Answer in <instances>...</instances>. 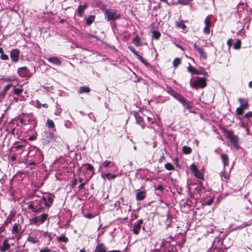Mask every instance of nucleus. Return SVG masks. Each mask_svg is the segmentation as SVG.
<instances>
[{
	"label": "nucleus",
	"mask_w": 252,
	"mask_h": 252,
	"mask_svg": "<svg viewBox=\"0 0 252 252\" xmlns=\"http://www.w3.org/2000/svg\"><path fill=\"white\" fill-rule=\"evenodd\" d=\"M41 106H42L43 107L46 108L48 107V105L46 103H44V104H41Z\"/></svg>",
	"instance_id": "nucleus-61"
},
{
	"label": "nucleus",
	"mask_w": 252,
	"mask_h": 252,
	"mask_svg": "<svg viewBox=\"0 0 252 252\" xmlns=\"http://www.w3.org/2000/svg\"><path fill=\"white\" fill-rule=\"evenodd\" d=\"M240 107L241 108V109H242L243 110H244L245 109H247L248 108V104L246 102L245 103L241 104L240 105Z\"/></svg>",
	"instance_id": "nucleus-44"
},
{
	"label": "nucleus",
	"mask_w": 252,
	"mask_h": 252,
	"mask_svg": "<svg viewBox=\"0 0 252 252\" xmlns=\"http://www.w3.org/2000/svg\"><path fill=\"white\" fill-rule=\"evenodd\" d=\"M95 16L94 15L90 16L86 20V24L88 25H91L94 20Z\"/></svg>",
	"instance_id": "nucleus-30"
},
{
	"label": "nucleus",
	"mask_w": 252,
	"mask_h": 252,
	"mask_svg": "<svg viewBox=\"0 0 252 252\" xmlns=\"http://www.w3.org/2000/svg\"><path fill=\"white\" fill-rule=\"evenodd\" d=\"M190 168L193 173H194L195 172L198 170L196 166L193 164L190 165Z\"/></svg>",
	"instance_id": "nucleus-45"
},
{
	"label": "nucleus",
	"mask_w": 252,
	"mask_h": 252,
	"mask_svg": "<svg viewBox=\"0 0 252 252\" xmlns=\"http://www.w3.org/2000/svg\"><path fill=\"white\" fill-rule=\"evenodd\" d=\"M27 241L32 244H36L39 242L38 238L32 236H29L28 238Z\"/></svg>",
	"instance_id": "nucleus-23"
},
{
	"label": "nucleus",
	"mask_w": 252,
	"mask_h": 252,
	"mask_svg": "<svg viewBox=\"0 0 252 252\" xmlns=\"http://www.w3.org/2000/svg\"><path fill=\"white\" fill-rule=\"evenodd\" d=\"M146 196L145 191H137L136 194V198L137 200H143Z\"/></svg>",
	"instance_id": "nucleus-16"
},
{
	"label": "nucleus",
	"mask_w": 252,
	"mask_h": 252,
	"mask_svg": "<svg viewBox=\"0 0 252 252\" xmlns=\"http://www.w3.org/2000/svg\"><path fill=\"white\" fill-rule=\"evenodd\" d=\"M236 112L237 115H241L243 113L244 110L241 109V108L239 107V108H237Z\"/></svg>",
	"instance_id": "nucleus-46"
},
{
	"label": "nucleus",
	"mask_w": 252,
	"mask_h": 252,
	"mask_svg": "<svg viewBox=\"0 0 252 252\" xmlns=\"http://www.w3.org/2000/svg\"><path fill=\"white\" fill-rule=\"evenodd\" d=\"M42 135V139L46 144H48L52 141H57L59 138V136L57 135H55L49 130H45Z\"/></svg>",
	"instance_id": "nucleus-2"
},
{
	"label": "nucleus",
	"mask_w": 252,
	"mask_h": 252,
	"mask_svg": "<svg viewBox=\"0 0 252 252\" xmlns=\"http://www.w3.org/2000/svg\"><path fill=\"white\" fill-rule=\"evenodd\" d=\"M1 79L3 80L4 82L12 81L13 80V79L10 77L2 78Z\"/></svg>",
	"instance_id": "nucleus-50"
},
{
	"label": "nucleus",
	"mask_w": 252,
	"mask_h": 252,
	"mask_svg": "<svg viewBox=\"0 0 252 252\" xmlns=\"http://www.w3.org/2000/svg\"><path fill=\"white\" fill-rule=\"evenodd\" d=\"M40 252H51V251L50 249L46 248L41 250Z\"/></svg>",
	"instance_id": "nucleus-59"
},
{
	"label": "nucleus",
	"mask_w": 252,
	"mask_h": 252,
	"mask_svg": "<svg viewBox=\"0 0 252 252\" xmlns=\"http://www.w3.org/2000/svg\"><path fill=\"white\" fill-rule=\"evenodd\" d=\"M142 223L143 220L142 219L138 220L134 223L132 229L134 234L137 235L139 233V232L141 229V225Z\"/></svg>",
	"instance_id": "nucleus-9"
},
{
	"label": "nucleus",
	"mask_w": 252,
	"mask_h": 252,
	"mask_svg": "<svg viewBox=\"0 0 252 252\" xmlns=\"http://www.w3.org/2000/svg\"><path fill=\"white\" fill-rule=\"evenodd\" d=\"M176 25L177 27L182 29L183 30H185L186 28V26L183 23V21H177Z\"/></svg>",
	"instance_id": "nucleus-28"
},
{
	"label": "nucleus",
	"mask_w": 252,
	"mask_h": 252,
	"mask_svg": "<svg viewBox=\"0 0 252 252\" xmlns=\"http://www.w3.org/2000/svg\"><path fill=\"white\" fill-rule=\"evenodd\" d=\"M221 159L222 162L223 164V166L225 167L228 165L229 158L227 155L225 154H222L221 155Z\"/></svg>",
	"instance_id": "nucleus-15"
},
{
	"label": "nucleus",
	"mask_w": 252,
	"mask_h": 252,
	"mask_svg": "<svg viewBox=\"0 0 252 252\" xmlns=\"http://www.w3.org/2000/svg\"><path fill=\"white\" fill-rule=\"evenodd\" d=\"M84 185H85V184H84V183H81V185H80V186H79V188H80V189H82V188H84Z\"/></svg>",
	"instance_id": "nucleus-62"
},
{
	"label": "nucleus",
	"mask_w": 252,
	"mask_h": 252,
	"mask_svg": "<svg viewBox=\"0 0 252 252\" xmlns=\"http://www.w3.org/2000/svg\"><path fill=\"white\" fill-rule=\"evenodd\" d=\"M0 58L3 60H7L8 59V56L4 54H2L0 55Z\"/></svg>",
	"instance_id": "nucleus-49"
},
{
	"label": "nucleus",
	"mask_w": 252,
	"mask_h": 252,
	"mask_svg": "<svg viewBox=\"0 0 252 252\" xmlns=\"http://www.w3.org/2000/svg\"><path fill=\"white\" fill-rule=\"evenodd\" d=\"M110 164H113L111 161L106 160L103 163L102 165L104 167H107L110 165Z\"/></svg>",
	"instance_id": "nucleus-43"
},
{
	"label": "nucleus",
	"mask_w": 252,
	"mask_h": 252,
	"mask_svg": "<svg viewBox=\"0 0 252 252\" xmlns=\"http://www.w3.org/2000/svg\"><path fill=\"white\" fill-rule=\"evenodd\" d=\"M23 92V90L19 88H15L14 89V94L19 95L20 94Z\"/></svg>",
	"instance_id": "nucleus-42"
},
{
	"label": "nucleus",
	"mask_w": 252,
	"mask_h": 252,
	"mask_svg": "<svg viewBox=\"0 0 252 252\" xmlns=\"http://www.w3.org/2000/svg\"><path fill=\"white\" fill-rule=\"evenodd\" d=\"M87 4L79 5L77 8V13L79 17H82L84 10L87 8Z\"/></svg>",
	"instance_id": "nucleus-17"
},
{
	"label": "nucleus",
	"mask_w": 252,
	"mask_h": 252,
	"mask_svg": "<svg viewBox=\"0 0 252 252\" xmlns=\"http://www.w3.org/2000/svg\"><path fill=\"white\" fill-rule=\"evenodd\" d=\"M111 175V174L110 173H105V174H102L101 175L102 178H103L104 179L105 178H107L108 179H110V176Z\"/></svg>",
	"instance_id": "nucleus-47"
},
{
	"label": "nucleus",
	"mask_w": 252,
	"mask_h": 252,
	"mask_svg": "<svg viewBox=\"0 0 252 252\" xmlns=\"http://www.w3.org/2000/svg\"><path fill=\"white\" fill-rule=\"evenodd\" d=\"M165 168L168 170H173L174 169V166L170 162L166 163L164 165Z\"/></svg>",
	"instance_id": "nucleus-31"
},
{
	"label": "nucleus",
	"mask_w": 252,
	"mask_h": 252,
	"mask_svg": "<svg viewBox=\"0 0 252 252\" xmlns=\"http://www.w3.org/2000/svg\"><path fill=\"white\" fill-rule=\"evenodd\" d=\"M252 117V112H251V111L247 113L244 115V117L246 118H251Z\"/></svg>",
	"instance_id": "nucleus-51"
},
{
	"label": "nucleus",
	"mask_w": 252,
	"mask_h": 252,
	"mask_svg": "<svg viewBox=\"0 0 252 252\" xmlns=\"http://www.w3.org/2000/svg\"><path fill=\"white\" fill-rule=\"evenodd\" d=\"M194 175L196 178L198 179H203V175L199 170L195 172Z\"/></svg>",
	"instance_id": "nucleus-39"
},
{
	"label": "nucleus",
	"mask_w": 252,
	"mask_h": 252,
	"mask_svg": "<svg viewBox=\"0 0 252 252\" xmlns=\"http://www.w3.org/2000/svg\"><path fill=\"white\" fill-rule=\"evenodd\" d=\"M19 122L22 125H27L26 122V121H25V120L24 119L21 118L20 119Z\"/></svg>",
	"instance_id": "nucleus-57"
},
{
	"label": "nucleus",
	"mask_w": 252,
	"mask_h": 252,
	"mask_svg": "<svg viewBox=\"0 0 252 252\" xmlns=\"http://www.w3.org/2000/svg\"><path fill=\"white\" fill-rule=\"evenodd\" d=\"M46 126L49 128H54L55 124L54 122L50 119H48L46 123Z\"/></svg>",
	"instance_id": "nucleus-26"
},
{
	"label": "nucleus",
	"mask_w": 252,
	"mask_h": 252,
	"mask_svg": "<svg viewBox=\"0 0 252 252\" xmlns=\"http://www.w3.org/2000/svg\"><path fill=\"white\" fill-rule=\"evenodd\" d=\"M226 136L230 140V142L234 145H236L238 142V138L236 136L233 135V132L231 131H227L226 132Z\"/></svg>",
	"instance_id": "nucleus-8"
},
{
	"label": "nucleus",
	"mask_w": 252,
	"mask_h": 252,
	"mask_svg": "<svg viewBox=\"0 0 252 252\" xmlns=\"http://www.w3.org/2000/svg\"><path fill=\"white\" fill-rule=\"evenodd\" d=\"M12 86L11 84H9L5 86L3 91L0 93V96L1 97L4 96L7 92L9 90L10 87Z\"/></svg>",
	"instance_id": "nucleus-24"
},
{
	"label": "nucleus",
	"mask_w": 252,
	"mask_h": 252,
	"mask_svg": "<svg viewBox=\"0 0 252 252\" xmlns=\"http://www.w3.org/2000/svg\"><path fill=\"white\" fill-rule=\"evenodd\" d=\"M58 240L59 242H63L66 243L68 241V238L64 235H62L58 237Z\"/></svg>",
	"instance_id": "nucleus-33"
},
{
	"label": "nucleus",
	"mask_w": 252,
	"mask_h": 252,
	"mask_svg": "<svg viewBox=\"0 0 252 252\" xmlns=\"http://www.w3.org/2000/svg\"><path fill=\"white\" fill-rule=\"evenodd\" d=\"M160 35V33L158 32L154 31L153 32V37L155 39H158L159 38Z\"/></svg>",
	"instance_id": "nucleus-40"
},
{
	"label": "nucleus",
	"mask_w": 252,
	"mask_h": 252,
	"mask_svg": "<svg viewBox=\"0 0 252 252\" xmlns=\"http://www.w3.org/2000/svg\"><path fill=\"white\" fill-rule=\"evenodd\" d=\"M85 217L88 219H92L94 217V215L91 213H88L85 215Z\"/></svg>",
	"instance_id": "nucleus-55"
},
{
	"label": "nucleus",
	"mask_w": 252,
	"mask_h": 252,
	"mask_svg": "<svg viewBox=\"0 0 252 252\" xmlns=\"http://www.w3.org/2000/svg\"><path fill=\"white\" fill-rule=\"evenodd\" d=\"M172 96H173L175 99L178 100L181 103L185 102V100H186L185 98L183 97L180 94L177 92H176Z\"/></svg>",
	"instance_id": "nucleus-18"
},
{
	"label": "nucleus",
	"mask_w": 252,
	"mask_h": 252,
	"mask_svg": "<svg viewBox=\"0 0 252 252\" xmlns=\"http://www.w3.org/2000/svg\"><path fill=\"white\" fill-rule=\"evenodd\" d=\"M43 199H44V198L39 197L38 199L29 204V208L31 209L33 213L41 212L44 209V207L42 206V204H44Z\"/></svg>",
	"instance_id": "nucleus-1"
},
{
	"label": "nucleus",
	"mask_w": 252,
	"mask_h": 252,
	"mask_svg": "<svg viewBox=\"0 0 252 252\" xmlns=\"http://www.w3.org/2000/svg\"><path fill=\"white\" fill-rule=\"evenodd\" d=\"M241 42L240 40L238 39L233 45V48L235 49H239L241 47Z\"/></svg>",
	"instance_id": "nucleus-32"
},
{
	"label": "nucleus",
	"mask_w": 252,
	"mask_h": 252,
	"mask_svg": "<svg viewBox=\"0 0 252 252\" xmlns=\"http://www.w3.org/2000/svg\"><path fill=\"white\" fill-rule=\"evenodd\" d=\"M181 63V60L179 58H175L173 62V65L175 67H177Z\"/></svg>",
	"instance_id": "nucleus-35"
},
{
	"label": "nucleus",
	"mask_w": 252,
	"mask_h": 252,
	"mask_svg": "<svg viewBox=\"0 0 252 252\" xmlns=\"http://www.w3.org/2000/svg\"><path fill=\"white\" fill-rule=\"evenodd\" d=\"M90 92V89L88 87L83 86L80 87L79 88L78 93L83 94V93H88Z\"/></svg>",
	"instance_id": "nucleus-19"
},
{
	"label": "nucleus",
	"mask_w": 252,
	"mask_h": 252,
	"mask_svg": "<svg viewBox=\"0 0 252 252\" xmlns=\"http://www.w3.org/2000/svg\"><path fill=\"white\" fill-rule=\"evenodd\" d=\"M182 104L186 109L191 112V110L192 109V107L191 105L187 102L186 99L185 100V102H183Z\"/></svg>",
	"instance_id": "nucleus-37"
},
{
	"label": "nucleus",
	"mask_w": 252,
	"mask_h": 252,
	"mask_svg": "<svg viewBox=\"0 0 252 252\" xmlns=\"http://www.w3.org/2000/svg\"><path fill=\"white\" fill-rule=\"evenodd\" d=\"M188 70L192 74H197L198 72L197 71V70L194 68V67H193L192 66H191V65H189L188 67Z\"/></svg>",
	"instance_id": "nucleus-34"
},
{
	"label": "nucleus",
	"mask_w": 252,
	"mask_h": 252,
	"mask_svg": "<svg viewBox=\"0 0 252 252\" xmlns=\"http://www.w3.org/2000/svg\"><path fill=\"white\" fill-rule=\"evenodd\" d=\"M48 217V215L46 213H43L40 216H36L32 218L30 222L32 224H35L37 226L43 223Z\"/></svg>",
	"instance_id": "nucleus-3"
},
{
	"label": "nucleus",
	"mask_w": 252,
	"mask_h": 252,
	"mask_svg": "<svg viewBox=\"0 0 252 252\" xmlns=\"http://www.w3.org/2000/svg\"><path fill=\"white\" fill-rule=\"evenodd\" d=\"M183 152L185 154H189L191 152V149L189 147L184 146L183 147Z\"/></svg>",
	"instance_id": "nucleus-27"
},
{
	"label": "nucleus",
	"mask_w": 252,
	"mask_h": 252,
	"mask_svg": "<svg viewBox=\"0 0 252 252\" xmlns=\"http://www.w3.org/2000/svg\"><path fill=\"white\" fill-rule=\"evenodd\" d=\"M163 189V187L161 185H158L157 187V190H162Z\"/></svg>",
	"instance_id": "nucleus-60"
},
{
	"label": "nucleus",
	"mask_w": 252,
	"mask_h": 252,
	"mask_svg": "<svg viewBox=\"0 0 252 252\" xmlns=\"http://www.w3.org/2000/svg\"><path fill=\"white\" fill-rule=\"evenodd\" d=\"M232 40L231 39H229L227 41V44L229 47V48H230V47L231 46V45H232Z\"/></svg>",
	"instance_id": "nucleus-56"
},
{
	"label": "nucleus",
	"mask_w": 252,
	"mask_h": 252,
	"mask_svg": "<svg viewBox=\"0 0 252 252\" xmlns=\"http://www.w3.org/2000/svg\"><path fill=\"white\" fill-rule=\"evenodd\" d=\"M139 61H140L146 66H148L149 65V63L143 58V57H141Z\"/></svg>",
	"instance_id": "nucleus-54"
},
{
	"label": "nucleus",
	"mask_w": 252,
	"mask_h": 252,
	"mask_svg": "<svg viewBox=\"0 0 252 252\" xmlns=\"http://www.w3.org/2000/svg\"><path fill=\"white\" fill-rule=\"evenodd\" d=\"M192 0H178L177 2L183 5H188Z\"/></svg>",
	"instance_id": "nucleus-38"
},
{
	"label": "nucleus",
	"mask_w": 252,
	"mask_h": 252,
	"mask_svg": "<svg viewBox=\"0 0 252 252\" xmlns=\"http://www.w3.org/2000/svg\"><path fill=\"white\" fill-rule=\"evenodd\" d=\"M221 178H224L225 179L227 180L229 178V174L227 173L222 172L220 174Z\"/></svg>",
	"instance_id": "nucleus-41"
},
{
	"label": "nucleus",
	"mask_w": 252,
	"mask_h": 252,
	"mask_svg": "<svg viewBox=\"0 0 252 252\" xmlns=\"http://www.w3.org/2000/svg\"><path fill=\"white\" fill-rule=\"evenodd\" d=\"M128 49L130 50V51L133 53L135 56H136L138 53L136 52L133 48H132L130 46H128Z\"/></svg>",
	"instance_id": "nucleus-52"
},
{
	"label": "nucleus",
	"mask_w": 252,
	"mask_h": 252,
	"mask_svg": "<svg viewBox=\"0 0 252 252\" xmlns=\"http://www.w3.org/2000/svg\"><path fill=\"white\" fill-rule=\"evenodd\" d=\"M110 178L112 179H114L116 178V176L115 175H111L110 176Z\"/></svg>",
	"instance_id": "nucleus-63"
},
{
	"label": "nucleus",
	"mask_w": 252,
	"mask_h": 252,
	"mask_svg": "<svg viewBox=\"0 0 252 252\" xmlns=\"http://www.w3.org/2000/svg\"><path fill=\"white\" fill-rule=\"evenodd\" d=\"M133 42H134L136 46H140L142 45L141 43L140 38L138 35H136L134 37V38L133 39Z\"/></svg>",
	"instance_id": "nucleus-25"
},
{
	"label": "nucleus",
	"mask_w": 252,
	"mask_h": 252,
	"mask_svg": "<svg viewBox=\"0 0 252 252\" xmlns=\"http://www.w3.org/2000/svg\"><path fill=\"white\" fill-rule=\"evenodd\" d=\"M10 247V244L7 242V240H4L2 245L0 247V251L1 252H5L8 250Z\"/></svg>",
	"instance_id": "nucleus-13"
},
{
	"label": "nucleus",
	"mask_w": 252,
	"mask_h": 252,
	"mask_svg": "<svg viewBox=\"0 0 252 252\" xmlns=\"http://www.w3.org/2000/svg\"><path fill=\"white\" fill-rule=\"evenodd\" d=\"M105 247L102 244L97 245L95 248V252H105Z\"/></svg>",
	"instance_id": "nucleus-22"
},
{
	"label": "nucleus",
	"mask_w": 252,
	"mask_h": 252,
	"mask_svg": "<svg viewBox=\"0 0 252 252\" xmlns=\"http://www.w3.org/2000/svg\"><path fill=\"white\" fill-rule=\"evenodd\" d=\"M20 51L18 49H13L10 52V58L11 60L17 63L19 61Z\"/></svg>",
	"instance_id": "nucleus-7"
},
{
	"label": "nucleus",
	"mask_w": 252,
	"mask_h": 252,
	"mask_svg": "<svg viewBox=\"0 0 252 252\" xmlns=\"http://www.w3.org/2000/svg\"><path fill=\"white\" fill-rule=\"evenodd\" d=\"M205 26L210 27L211 26V21L210 16H207L204 20Z\"/></svg>",
	"instance_id": "nucleus-29"
},
{
	"label": "nucleus",
	"mask_w": 252,
	"mask_h": 252,
	"mask_svg": "<svg viewBox=\"0 0 252 252\" xmlns=\"http://www.w3.org/2000/svg\"><path fill=\"white\" fill-rule=\"evenodd\" d=\"M29 71V70L26 66H23L18 69L17 73L21 77H25L26 76Z\"/></svg>",
	"instance_id": "nucleus-11"
},
{
	"label": "nucleus",
	"mask_w": 252,
	"mask_h": 252,
	"mask_svg": "<svg viewBox=\"0 0 252 252\" xmlns=\"http://www.w3.org/2000/svg\"><path fill=\"white\" fill-rule=\"evenodd\" d=\"M86 170L88 171H91L92 172V175L88 178L87 179L86 181L88 182L92 177V176L93 175L94 173V167L90 164L88 163L86 164Z\"/></svg>",
	"instance_id": "nucleus-21"
},
{
	"label": "nucleus",
	"mask_w": 252,
	"mask_h": 252,
	"mask_svg": "<svg viewBox=\"0 0 252 252\" xmlns=\"http://www.w3.org/2000/svg\"><path fill=\"white\" fill-rule=\"evenodd\" d=\"M203 32L205 34H209L210 32V27L205 26L203 29Z\"/></svg>",
	"instance_id": "nucleus-48"
},
{
	"label": "nucleus",
	"mask_w": 252,
	"mask_h": 252,
	"mask_svg": "<svg viewBox=\"0 0 252 252\" xmlns=\"http://www.w3.org/2000/svg\"><path fill=\"white\" fill-rule=\"evenodd\" d=\"M49 62L56 64L57 65H61L62 64V61L57 57H50L47 59Z\"/></svg>",
	"instance_id": "nucleus-12"
},
{
	"label": "nucleus",
	"mask_w": 252,
	"mask_h": 252,
	"mask_svg": "<svg viewBox=\"0 0 252 252\" xmlns=\"http://www.w3.org/2000/svg\"><path fill=\"white\" fill-rule=\"evenodd\" d=\"M206 86V79L204 77L198 78L197 80L191 85L195 88H203Z\"/></svg>",
	"instance_id": "nucleus-5"
},
{
	"label": "nucleus",
	"mask_w": 252,
	"mask_h": 252,
	"mask_svg": "<svg viewBox=\"0 0 252 252\" xmlns=\"http://www.w3.org/2000/svg\"><path fill=\"white\" fill-rule=\"evenodd\" d=\"M54 197V195L51 194H47L41 197V198H44V199L43 200L44 205L48 208H49L52 204Z\"/></svg>",
	"instance_id": "nucleus-6"
},
{
	"label": "nucleus",
	"mask_w": 252,
	"mask_h": 252,
	"mask_svg": "<svg viewBox=\"0 0 252 252\" xmlns=\"http://www.w3.org/2000/svg\"><path fill=\"white\" fill-rule=\"evenodd\" d=\"M147 120L148 122H150L151 124H154L155 123V119H153L150 117H147Z\"/></svg>",
	"instance_id": "nucleus-58"
},
{
	"label": "nucleus",
	"mask_w": 252,
	"mask_h": 252,
	"mask_svg": "<svg viewBox=\"0 0 252 252\" xmlns=\"http://www.w3.org/2000/svg\"><path fill=\"white\" fill-rule=\"evenodd\" d=\"M193 47L195 50L199 53L200 58H203L204 59H206L207 55L204 50L196 44H194Z\"/></svg>",
	"instance_id": "nucleus-10"
},
{
	"label": "nucleus",
	"mask_w": 252,
	"mask_h": 252,
	"mask_svg": "<svg viewBox=\"0 0 252 252\" xmlns=\"http://www.w3.org/2000/svg\"><path fill=\"white\" fill-rule=\"evenodd\" d=\"M105 16L108 21L115 20L121 18V15L117 14V11L115 10L106 11Z\"/></svg>",
	"instance_id": "nucleus-4"
},
{
	"label": "nucleus",
	"mask_w": 252,
	"mask_h": 252,
	"mask_svg": "<svg viewBox=\"0 0 252 252\" xmlns=\"http://www.w3.org/2000/svg\"><path fill=\"white\" fill-rule=\"evenodd\" d=\"M21 229V226L19 223H15L12 230V233H19Z\"/></svg>",
	"instance_id": "nucleus-20"
},
{
	"label": "nucleus",
	"mask_w": 252,
	"mask_h": 252,
	"mask_svg": "<svg viewBox=\"0 0 252 252\" xmlns=\"http://www.w3.org/2000/svg\"><path fill=\"white\" fill-rule=\"evenodd\" d=\"M128 49L130 50V51L133 53L135 56H136L138 53L136 52L133 48H132L130 46H128Z\"/></svg>",
	"instance_id": "nucleus-53"
},
{
	"label": "nucleus",
	"mask_w": 252,
	"mask_h": 252,
	"mask_svg": "<svg viewBox=\"0 0 252 252\" xmlns=\"http://www.w3.org/2000/svg\"><path fill=\"white\" fill-rule=\"evenodd\" d=\"M134 117L136 121V123L141 125V127L143 129H144L145 126H144V125L142 124L143 122V118L140 116V115L138 113H135L134 114Z\"/></svg>",
	"instance_id": "nucleus-14"
},
{
	"label": "nucleus",
	"mask_w": 252,
	"mask_h": 252,
	"mask_svg": "<svg viewBox=\"0 0 252 252\" xmlns=\"http://www.w3.org/2000/svg\"><path fill=\"white\" fill-rule=\"evenodd\" d=\"M166 91L169 94H170L172 96H173L174 94L176 92L174 90H173L171 87L168 86L166 87Z\"/></svg>",
	"instance_id": "nucleus-36"
},
{
	"label": "nucleus",
	"mask_w": 252,
	"mask_h": 252,
	"mask_svg": "<svg viewBox=\"0 0 252 252\" xmlns=\"http://www.w3.org/2000/svg\"><path fill=\"white\" fill-rule=\"evenodd\" d=\"M249 87L250 88H252V81H250L249 83Z\"/></svg>",
	"instance_id": "nucleus-64"
}]
</instances>
